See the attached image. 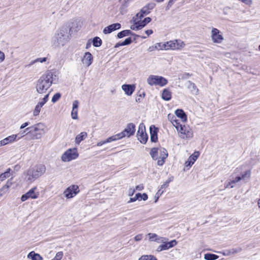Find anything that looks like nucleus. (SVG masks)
<instances>
[{
  "mask_svg": "<svg viewBox=\"0 0 260 260\" xmlns=\"http://www.w3.org/2000/svg\"><path fill=\"white\" fill-rule=\"evenodd\" d=\"M164 192V190L161 191V189H159L158 190V191H157V192L156 193L155 196V198H156V200H155V203L157 201V200H158V198H159V196H160L162 193V192Z\"/></svg>",
  "mask_w": 260,
  "mask_h": 260,
  "instance_id": "52",
  "label": "nucleus"
},
{
  "mask_svg": "<svg viewBox=\"0 0 260 260\" xmlns=\"http://www.w3.org/2000/svg\"><path fill=\"white\" fill-rule=\"evenodd\" d=\"M171 97L172 93L171 91L168 88L164 89L161 94L162 99L165 101H169L171 100Z\"/></svg>",
  "mask_w": 260,
  "mask_h": 260,
  "instance_id": "23",
  "label": "nucleus"
},
{
  "mask_svg": "<svg viewBox=\"0 0 260 260\" xmlns=\"http://www.w3.org/2000/svg\"><path fill=\"white\" fill-rule=\"evenodd\" d=\"M167 240L168 239L165 238V242H161L162 244L159 245L157 247V251L159 252L162 250H168L172 247H173L177 244V242L176 240H172L170 242H167Z\"/></svg>",
  "mask_w": 260,
  "mask_h": 260,
  "instance_id": "15",
  "label": "nucleus"
},
{
  "mask_svg": "<svg viewBox=\"0 0 260 260\" xmlns=\"http://www.w3.org/2000/svg\"><path fill=\"white\" fill-rule=\"evenodd\" d=\"M172 124L175 127L176 130L177 131V128H178V129L179 128V127H180L182 124H180L179 120H177L176 119L174 122H173L172 123Z\"/></svg>",
  "mask_w": 260,
  "mask_h": 260,
  "instance_id": "45",
  "label": "nucleus"
},
{
  "mask_svg": "<svg viewBox=\"0 0 260 260\" xmlns=\"http://www.w3.org/2000/svg\"><path fill=\"white\" fill-rule=\"evenodd\" d=\"M177 132L180 138L183 139H188L193 137V134L191 128L186 125H182L177 128Z\"/></svg>",
  "mask_w": 260,
  "mask_h": 260,
  "instance_id": "7",
  "label": "nucleus"
},
{
  "mask_svg": "<svg viewBox=\"0 0 260 260\" xmlns=\"http://www.w3.org/2000/svg\"><path fill=\"white\" fill-rule=\"evenodd\" d=\"M78 105H79V102L77 100L74 101L73 102L72 109H78Z\"/></svg>",
  "mask_w": 260,
  "mask_h": 260,
  "instance_id": "54",
  "label": "nucleus"
},
{
  "mask_svg": "<svg viewBox=\"0 0 260 260\" xmlns=\"http://www.w3.org/2000/svg\"><path fill=\"white\" fill-rule=\"evenodd\" d=\"M132 39L131 38H126L123 42L121 43V45L122 46H125L127 45H129L132 43Z\"/></svg>",
  "mask_w": 260,
  "mask_h": 260,
  "instance_id": "47",
  "label": "nucleus"
},
{
  "mask_svg": "<svg viewBox=\"0 0 260 260\" xmlns=\"http://www.w3.org/2000/svg\"><path fill=\"white\" fill-rule=\"evenodd\" d=\"M167 42L165 43H156V45L157 46V50H167L168 48L167 47Z\"/></svg>",
  "mask_w": 260,
  "mask_h": 260,
  "instance_id": "37",
  "label": "nucleus"
},
{
  "mask_svg": "<svg viewBox=\"0 0 260 260\" xmlns=\"http://www.w3.org/2000/svg\"><path fill=\"white\" fill-rule=\"evenodd\" d=\"M135 191L136 189H135V188L130 187L128 191V195L130 197H132L134 194Z\"/></svg>",
  "mask_w": 260,
  "mask_h": 260,
  "instance_id": "50",
  "label": "nucleus"
},
{
  "mask_svg": "<svg viewBox=\"0 0 260 260\" xmlns=\"http://www.w3.org/2000/svg\"><path fill=\"white\" fill-rule=\"evenodd\" d=\"M159 157L157 162L158 166H161L165 162V159L168 157V153L167 150L164 148L159 149Z\"/></svg>",
  "mask_w": 260,
  "mask_h": 260,
  "instance_id": "16",
  "label": "nucleus"
},
{
  "mask_svg": "<svg viewBox=\"0 0 260 260\" xmlns=\"http://www.w3.org/2000/svg\"><path fill=\"white\" fill-rule=\"evenodd\" d=\"M46 167L43 165H39L28 169L24 173V179L29 183L33 182L35 180L42 176L46 172Z\"/></svg>",
  "mask_w": 260,
  "mask_h": 260,
  "instance_id": "2",
  "label": "nucleus"
},
{
  "mask_svg": "<svg viewBox=\"0 0 260 260\" xmlns=\"http://www.w3.org/2000/svg\"><path fill=\"white\" fill-rule=\"evenodd\" d=\"M10 169H9L5 173H2L0 175V181H3L5 180L7 178H8L10 176Z\"/></svg>",
  "mask_w": 260,
  "mask_h": 260,
  "instance_id": "35",
  "label": "nucleus"
},
{
  "mask_svg": "<svg viewBox=\"0 0 260 260\" xmlns=\"http://www.w3.org/2000/svg\"><path fill=\"white\" fill-rule=\"evenodd\" d=\"M69 41V36L66 29H60L55 34L54 44L58 47L63 46Z\"/></svg>",
  "mask_w": 260,
  "mask_h": 260,
  "instance_id": "4",
  "label": "nucleus"
},
{
  "mask_svg": "<svg viewBox=\"0 0 260 260\" xmlns=\"http://www.w3.org/2000/svg\"><path fill=\"white\" fill-rule=\"evenodd\" d=\"M57 81L56 72L53 70H48L37 81L36 90L41 94L46 93L51 85Z\"/></svg>",
  "mask_w": 260,
  "mask_h": 260,
  "instance_id": "1",
  "label": "nucleus"
},
{
  "mask_svg": "<svg viewBox=\"0 0 260 260\" xmlns=\"http://www.w3.org/2000/svg\"><path fill=\"white\" fill-rule=\"evenodd\" d=\"M29 123L28 122H26L23 123L20 127V129H23L28 126L29 125Z\"/></svg>",
  "mask_w": 260,
  "mask_h": 260,
  "instance_id": "62",
  "label": "nucleus"
},
{
  "mask_svg": "<svg viewBox=\"0 0 260 260\" xmlns=\"http://www.w3.org/2000/svg\"><path fill=\"white\" fill-rule=\"evenodd\" d=\"M168 50H181L185 46V43L181 40H174L167 42Z\"/></svg>",
  "mask_w": 260,
  "mask_h": 260,
  "instance_id": "11",
  "label": "nucleus"
},
{
  "mask_svg": "<svg viewBox=\"0 0 260 260\" xmlns=\"http://www.w3.org/2000/svg\"><path fill=\"white\" fill-rule=\"evenodd\" d=\"M138 260H157L155 256L153 255H143L141 256Z\"/></svg>",
  "mask_w": 260,
  "mask_h": 260,
  "instance_id": "32",
  "label": "nucleus"
},
{
  "mask_svg": "<svg viewBox=\"0 0 260 260\" xmlns=\"http://www.w3.org/2000/svg\"><path fill=\"white\" fill-rule=\"evenodd\" d=\"M169 185V182H165L160 187V189H161V191H162V189H165L166 188V187H167Z\"/></svg>",
  "mask_w": 260,
  "mask_h": 260,
  "instance_id": "60",
  "label": "nucleus"
},
{
  "mask_svg": "<svg viewBox=\"0 0 260 260\" xmlns=\"http://www.w3.org/2000/svg\"><path fill=\"white\" fill-rule=\"evenodd\" d=\"M193 164L192 162V161L187 159V160L185 162V166L186 167H190Z\"/></svg>",
  "mask_w": 260,
  "mask_h": 260,
  "instance_id": "57",
  "label": "nucleus"
},
{
  "mask_svg": "<svg viewBox=\"0 0 260 260\" xmlns=\"http://www.w3.org/2000/svg\"><path fill=\"white\" fill-rule=\"evenodd\" d=\"M147 83L150 86L163 87L167 84L168 80L162 76L151 75L147 78Z\"/></svg>",
  "mask_w": 260,
  "mask_h": 260,
  "instance_id": "5",
  "label": "nucleus"
},
{
  "mask_svg": "<svg viewBox=\"0 0 260 260\" xmlns=\"http://www.w3.org/2000/svg\"><path fill=\"white\" fill-rule=\"evenodd\" d=\"M210 37L212 41L215 44H221L224 40L223 33L214 27H213L211 29Z\"/></svg>",
  "mask_w": 260,
  "mask_h": 260,
  "instance_id": "8",
  "label": "nucleus"
},
{
  "mask_svg": "<svg viewBox=\"0 0 260 260\" xmlns=\"http://www.w3.org/2000/svg\"><path fill=\"white\" fill-rule=\"evenodd\" d=\"M242 180V178H240V176L236 177L234 179L231 180L229 181L227 184L225 185V188H233L234 187V184L238 182H239L240 180Z\"/></svg>",
  "mask_w": 260,
  "mask_h": 260,
  "instance_id": "28",
  "label": "nucleus"
},
{
  "mask_svg": "<svg viewBox=\"0 0 260 260\" xmlns=\"http://www.w3.org/2000/svg\"><path fill=\"white\" fill-rule=\"evenodd\" d=\"M138 139L142 144H145L148 140V136L145 132V126L143 123H141L139 126L137 135Z\"/></svg>",
  "mask_w": 260,
  "mask_h": 260,
  "instance_id": "12",
  "label": "nucleus"
},
{
  "mask_svg": "<svg viewBox=\"0 0 260 260\" xmlns=\"http://www.w3.org/2000/svg\"><path fill=\"white\" fill-rule=\"evenodd\" d=\"M131 34V31L130 30H124L119 32L117 34V37L118 38H122L125 36H128Z\"/></svg>",
  "mask_w": 260,
  "mask_h": 260,
  "instance_id": "36",
  "label": "nucleus"
},
{
  "mask_svg": "<svg viewBox=\"0 0 260 260\" xmlns=\"http://www.w3.org/2000/svg\"><path fill=\"white\" fill-rule=\"evenodd\" d=\"M218 258V256L212 253H206L204 255V258L206 260H215Z\"/></svg>",
  "mask_w": 260,
  "mask_h": 260,
  "instance_id": "33",
  "label": "nucleus"
},
{
  "mask_svg": "<svg viewBox=\"0 0 260 260\" xmlns=\"http://www.w3.org/2000/svg\"><path fill=\"white\" fill-rule=\"evenodd\" d=\"M49 93H50V92H48V93H47L45 95L44 97L41 100V101H40L39 102H38V103L37 105L40 106L41 107H42L48 101Z\"/></svg>",
  "mask_w": 260,
  "mask_h": 260,
  "instance_id": "31",
  "label": "nucleus"
},
{
  "mask_svg": "<svg viewBox=\"0 0 260 260\" xmlns=\"http://www.w3.org/2000/svg\"><path fill=\"white\" fill-rule=\"evenodd\" d=\"M26 131H29L27 133L31 135L32 139H40L46 133V126L43 123L39 122L27 127Z\"/></svg>",
  "mask_w": 260,
  "mask_h": 260,
  "instance_id": "3",
  "label": "nucleus"
},
{
  "mask_svg": "<svg viewBox=\"0 0 260 260\" xmlns=\"http://www.w3.org/2000/svg\"><path fill=\"white\" fill-rule=\"evenodd\" d=\"M135 131V125L133 123H129L122 132L118 134V136H120L121 139L125 137H129L134 135Z\"/></svg>",
  "mask_w": 260,
  "mask_h": 260,
  "instance_id": "10",
  "label": "nucleus"
},
{
  "mask_svg": "<svg viewBox=\"0 0 260 260\" xmlns=\"http://www.w3.org/2000/svg\"><path fill=\"white\" fill-rule=\"evenodd\" d=\"M5 59V55L4 53L0 51V63L3 62Z\"/></svg>",
  "mask_w": 260,
  "mask_h": 260,
  "instance_id": "55",
  "label": "nucleus"
},
{
  "mask_svg": "<svg viewBox=\"0 0 260 260\" xmlns=\"http://www.w3.org/2000/svg\"><path fill=\"white\" fill-rule=\"evenodd\" d=\"M71 116L73 119H77L78 118V109H72Z\"/></svg>",
  "mask_w": 260,
  "mask_h": 260,
  "instance_id": "44",
  "label": "nucleus"
},
{
  "mask_svg": "<svg viewBox=\"0 0 260 260\" xmlns=\"http://www.w3.org/2000/svg\"><path fill=\"white\" fill-rule=\"evenodd\" d=\"M78 156L79 154L77 148H70L62 154L61 159L63 162H69L76 159Z\"/></svg>",
  "mask_w": 260,
  "mask_h": 260,
  "instance_id": "6",
  "label": "nucleus"
},
{
  "mask_svg": "<svg viewBox=\"0 0 260 260\" xmlns=\"http://www.w3.org/2000/svg\"><path fill=\"white\" fill-rule=\"evenodd\" d=\"M92 44L94 47H100L102 44V40L99 37H96L93 39Z\"/></svg>",
  "mask_w": 260,
  "mask_h": 260,
  "instance_id": "34",
  "label": "nucleus"
},
{
  "mask_svg": "<svg viewBox=\"0 0 260 260\" xmlns=\"http://www.w3.org/2000/svg\"><path fill=\"white\" fill-rule=\"evenodd\" d=\"M120 27L121 24L120 23H114L105 27L103 32L104 34H108L115 30L120 29Z\"/></svg>",
  "mask_w": 260,
  "mask_h": 260,
  "instance_id": "18",
  "label": "nucleus"
},
{
  "mask_svg": "<svg viewBox=\"0 0 260 260\" xmlns=\"http://www.w3.org/2000/svg\"><path fill=\"white\" fill-rule=\"evenodd\" d=\"M200 155V153L198 151H196L193 153L192 155H191L188 159L189 160L192 161V162L194 164L195 161L197 159V158L199 157Z\"/></svg>",
  "mask_w": 260,
  "mask_h": 260,
  "instance_id": "38",
  "label": "nucleus"
},
{
  "mask_svg": "<svg viewBox=\"0 0 260 260\" xmlns=\"http://www.w3.org/2000/svg\"><path fill=\"white\" fill-rule=\"evenodd\" d=\"M155 50H157V46L156 45V44L154 45H153V46H150L148 49V51H149V52H152V51H155Z\"/></svg>",
  "mask_w": 260,
  "mask_h": 260,
  "instance_id": "56",
  "label": "nucleus"
},
{
  "mask_svg": "<svg viewBox=\"0 0 260 260\" xmlns=\"http://www.w3.org/2000/svg\"><path fill=\"white\" fill-rule=\"evenodd\" d=\"M158 154L159 149L155 147L151 148L150 152V155H151L153 159L158 160L159 157Z\"/></svg>",
  "mask_w": 260,
  "mask_h": 260,
  "instance_id": "27",
  "label": "nucleus"
},
{
  "mask_svg": "<svg viewBox=\"0 0 260 260\" xmlns=\"http://www.w3.org/2000/svg\"><path fill=\"white\" fill-rule=\"evenodd\" d=\"M168 119L172 123L176 119L175 116L173 114H169Z\"/></svg>",
  "mask_w": 260,
  "mask_h": 260,
  "instance_id": "48",
  "label": "nucleus"
},
{
  "mask_svg": "<svg viewBox=\"0 0 260 260\" xmlns=\"http://www.w3.org/2000/svg\"><path fill=\"white\" fill-rule=\"evenodd\" d=\"M143 188H144V186H143V185L142 184L137 185L135 188L136 190H139V191H141V190H143Z\"/></svg>",
  "mask_w": 260,
  "mask_h": 260,
  "instance_id": "59",
  "label": "nucleus"
},
{
  "mask_svg": "<svg viewBox=\"0 0 260 260\" xmlns=\"http://www.w3.org/2000/svg\"><path fill=\"white\" fill-rule=\"evenodd\" d=\"M141 12H142L144 15H147L150 13L148 8L146 7H143L141 9Z\"/></svg>",
  "mask_w": 260,
  "mask_h": 260,
  "instance_id": "49",
  "label": "nucleus"
},
{
  "mask_svg": "<svg viewBox=\"0 0 260 260\" xmlns=\"http://www.w3.org/2000/svg\"><path fill=\"white\" fill-rule=\"evenodd\" d=\"M121 138H120V136H118V134H116L114 136H111L110 137H109L106 140V143L111 142L112 141H114L117 140L121 139Z\"/></svg>",
  "mask_w": 260,
  "mask_h": 260,
  "instance_id": "39",
  "label": "nucleus"
},
{
  "mask_svg": "<svg viewBox=\"0 0 260 260\" xmlns=\"http://www.w3.org/2000/svg\"><path fill=\"white\" fill-rule=\"evenodd\" d=\"M92 61L93 57L92 54L89 52H85L82 58V63L88 67L92 64Z\"/></svg>",
  "mask_w": 260,
  "mask_h": 260,
  "instance_id": "17",
  "label": "nucleus"
},
{
  "mask_svg": "<svg viewBox=\"0 0 260 260\" xmlns=\"http://www.w3.org/2000/svg\"><path fill=\"white\" fill-rule=\"evenodd\" d=\"M27 257L31 260H43V257L38 253H36L35 251L30 252L27 256Z\"/></svg>",
  "mask_w": 260,
  "mask_h": 260,
  "instance_id": "25",
  "label": "nucleus"
},
{
  "mask_svg": "<svg viewBox=\"0 0 260 260\" xmlns=\"http://www.w3.org/2000/svg\"><path fill=\"white\" fill-rule=\"evenodd\" d=\"M105 144H106V140L104 141H101L98 142V143L96 144V146H101Z\"/></svg>",
  "mask_w": 260,
  "mask_h": 260,
  "instance_id": "64",
  "label": "nucleus"
},
{
  "mask_svg": "<svg viewBox=\"0 0 260 260\" xmlns=\"http://www.w3.org/2000/svg\"><path fill=\"white\" fill-rule=\"evenodd\" d=\"M37 189V187H34L30 189L28 192L24 194H23L21 198V200L22 202L25 201L28 199H36L39 197V192H35Z\"/></svg>",
  "mask_w": 260,
  "mask_h": 260,
  "instance_id": "14",
  "label": "nucleus"
},
{
  "mask_svg": "<svg viewBox=\"0 0 260 260\" xmlns=\"http://www.w3.org/2000/svg\"><path fill=\"white\" fill-rule=\"evenodd\" d=\"M79 191L80 190L78 185H71L64 190L63 194L66 199H69L75 197Z\"/></svg>",
  "mask_w": 260,
  "mask_h": 260,
  "instance_id": "9",
  "label": "nucleus"
},
{
  "mask_svg": "<svg viewBox=\"0 0 260 260\" xmlns=\"http://www.w3.org/2000/svg\"><path fill=\"white\" fill-rule=\"evenodd\" d=\"M125 94L127 95H131L135 90V85L134 84H123L121 87Z\"/></svg>",
  "mask_w": 260,
  "mask_h": 260,
  "instance_id": "19",
  "label": "nucleus"
},
{
  "mask_svg": "<svg viewBox=\"0 0 260 260\" xmlns=\"http://www.w3.org/2000/svg\"><path fill=\"white\" fill-rule=\"evenodd\" d=\"M188 87L189 88H192V89H193L194 90H196V92H198L199 90L197 88V86H196L195 84L190 82V81H188Z\"/></svg>",
  "mask_w": 260,
  "mask_h": 260,
  "instance_id": "46",
  "label": "nucleus"
},
{
  "mask_svg": "<svg viewBox=\"0 0 260 260\" xmlns=\"http://www.w3.org/2000/svg\"><path fill=\"white\" fill-rule=\"evenodd\" d=\"M176 115L180 118L182 122H186L187 120V116L184 112L182 109H177L175 111Z\"/></svg>",
  "mask_w": 260,
  "mask_h": 260,
  "instance_id": "24",
  "label": "nucleus"
},
{
  "mask_svg": "<svg viewBox=\"0 0 260 260\" xmlns=\"http://www.w3.org/2000/svg\"><path fill=\"white\" fill-rule=\"evenodd\" d=\"M49 93H50V92H48V93H47L45 95L44 97L41 100V101H40L39 102H38V103L37 105L40 106L41 107H42L48 101Z\"/></svg>",
  "mask_w": 260,
  "mask_h": 260,
  "instance_id": "30",
  "label": "nucleus"
},
{
  "mask_svg": "<svg viewBox=\"0 0 260 260\" xmlns=\"http://www.w3.org/2000/svg\"><path fill=\"white\" fill-rule=\"evenodd\" d=\"M41 108L42 107H41L40 106H38V105H37L36 106V107L35 108V109L33 111V115H34V116H36L39 115V113L40 112Z\"/></svg>",
  "mask_w": 260,
  "mask_h": 260,
  "instance_id": "41",
  "label": "nucleus"
},
{
  "mask_svg": "<svg viewBox=\"0 0 260 260\" xmlns=\"http://www.w3.org/2000/svg\"><path fill=\"white\" fill-rule=\"evenodd\" d=\"M9 188V185L6 184L0 189V197H2L8 191Z\"/></svg>",
  "mask_w": 260,
  "mask_h": 260,
  "instance_id": "40",
  "label": "nucleus"
},
{
  "mask_svg": "<svg viewBox=\"0 0 260 260\" xmlns=\"http://www.w3.org/2000/svg\"><path fill=\"white\" fill-rule=\"evenodd\" d=\"M29 131H26V129L22 133L21 135L20 136H19V135L18 136V137H17V140H19L21 138L24 137V136H25L26 134H27V132H28Z\"/></svg>",
  "mask_w": 260,
  "mask_h": 260,
  "instance_id": "58",
  "label": "nucleus"
},
{
  "mask_svg": "<svg viewBox=\"0 0 260 260\" xmlns=\"http://www.w3.org/2000/svg\"><path fill=\"white\" fill-rule=\"evenodd\" d=\"M144 15L143 13L140 11L139 13L137 14L135 17H134L133 19L134 20L135 18H139V20L140 21L141 18L143 17Z\"/></svg>",
  "mask_w": 260,
  "mask_h": 260,
  "instance_id": "53",
  "label": "nucleus"
},
{
  "mask_svg": "<svg viewBox=\"0 0 260 260\" xmlns=\"http://www.w3.org/2000/svg\"><path fill=\"white\" fill-rule=\"evenodd\" d=\"M148 236L151 241H155L158 243L165 242V238L159 237L154 233H149Z\"/></svg>",
  "mask_w": 260,
  "mask_h": 260,
  "instance_id": "21",
  "label": "nucleus"
},
{
  "mask_svg": "<svg viewBox=\"0 0 260 260\" xmlns=\"http://www.w3.org/2000/svg\"><path fill=\"white\" fill-rule=\"evenodd\" d=\"M143 237V234H140L136 235L134 239H135V241H137V242L140 241L142 239Z\"/></svg>",
  "mask_w": 260,
  "mask_h": 260,
  "instance_id": "51",
  "label": "nucleus"
},
{
  "mask_svg": "<svg viewBox=\"0 0 260 260\" xmlns=\"http://www.w3.org/2000/svg\"><path fill=\"white\" fill-rule=\"evenodd\" d=\"M47 62V64H49V59L47 57H40L35 59L31 61L30 63V65H32L37 62L43 63Z\"/></svg>",
  "mask_w": 260,
  "mask_h": 260,
  "instance_id": "29",
  "label": "nucleus"
},
{
  "mask_svg": "<svg viewBox=\"0 0 260 260\" xmlns=\"http://www.w3.org/2000/svg\"><path fill=\"white\" fill-rule=\"evenodd\" d=\"M87 134L86 132H83L78 135L75 138V143L79 144L80 142L87 137Z\"/></svg>",
  "mask_w": 260,
  "mask_h": 260,
  "instance_id": "26",
  "label": "nucleus"
},
{
  "mask_svg": "<svg viewBox=\"0 0 260 260\" xmlns=\"http://www.w3.org/2000/svg\"><path fill=\"white\" fill-rule=\"evenodd\" d=\"M150 133V140L153 142L157 140V129L154 125H151L149 128Z\"/></svg>",
  "mask_w": 260,
  "mask_h": 260,
  "instance_id": "22",
  "label": "nucleus"
},
{
  "mask_svg": "<svg viewBox=\"0 0 260 260\" xmlns=\"http://www.w3.org/2000/svg\"><path fill=\"white\" fill-rule=\"evenodd\" d=\"M151 19L150 17L145 18L143 21H139V18L134 19V24L132 25L131 28L133 30H139L144 27L147 23L150 22Z\"/></svg>",
  "mask_w": 260,
  "mask_h": 260,
  "instance_id": "13",
  "label": "nucleus"
},
{
  "mask_svg": "<svg viewBox=\"0 0 260 260\" xmlns=\"http://www.w3.org/2000/svg\"><path fill=\"white\" fill-rule=\"evenodd\" d=\"M19 134L12 135L4 139L3 140L0 141V146H4L9 143H11L16 140H17V137H18Z\"/></svg>",
  "mask_w": 260,
  "mask_h": 260,
  "instance_id": "20",
  "label": "nucleus"
},
{
  "mask_svg": "<svg viewBox=\"0 0 260 260\" xmlns=\"http://www.w3.org/2000/svg\"><path fill=\"white\" fill-rule=\"evenodd\" d=\"M251 172L250 171L248 170L244 172L243 174L240 176V178H242V180H244L245 178H249L250 177Z\"/></svg>",
  "mask_w": 260,
  "mask_h": 260,
  "instance_id": "42",
  "label": "nucleus"
},
{
  "mask_svg": "<svg viewBox=\"0 0 260 260\" xmlns=\"http://www.w3.org/2000/svg\"><path fill=\"white\" fill-rule=\"evenodd\" d=\"M138 199V198H136L135 196L134 198H131L127 202L128 203H130L132 202H135Z\"/></svg>",
  "mask_w": 260,
  "mask_h": 260,
  "instance_id": "63",
  "label": "nucleus"
},
{
  "mask_svg": "<svg viewBox=\"0 0 260 260\" xmlns=\"http://www.w3.org/2000/svg\"><path fill=\"white\" fill-rule=\"evenodd\" d=\"M60 96L61 95L59 93H55L52 98V102L53 103L56 102L60 99Z\"/></svg>",
  "mask_w": 260,
  "mask_h": 260,
  "instance_id": "43",
  "label": "nucleus"
},
{
  "mask_svg": "<svg viewBox=\"0 0 260 260\" xmlns=\"http://www.w3.org/2000/svg\"><path fill=\"white\" fill-rule=\"evenodd\" d=\"M148 199V196L146 193H144L142 194H141V200H143L144 201L147 200Z\"/></svg>",
  "mask_w": 260,
  "mask_h": 260,
  "instance_id": "61",
  "label": "nucleus"
}]
</instances>
